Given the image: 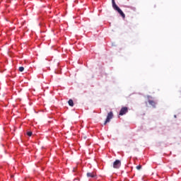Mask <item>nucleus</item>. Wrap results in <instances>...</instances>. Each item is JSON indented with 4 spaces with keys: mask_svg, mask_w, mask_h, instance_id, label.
<instances>
[{
    "mask_svg": "<svg viewBox=\"0 0 181 181\" xmlns=\"http://www.w3.org/2000/svg\"><path fill=\"white\" fill-rule=\"evenodd\" d=\"M113 117H114V114L112 113V112H110L107 114L106 120L104 122V125H107V124H108V122H110V121H111V119H112Z\"/></svg>",
    "mask_w": 181,
    "mask_h": 181,
    "instance_id": "obj_1",
    "label": "nucleus"
},
{
    "mask_svg": "<svg viewBox=\"0 0 181 181\" xmlns=\"http://www.w3.org/2000/svg\"><path fill=\"white\" fill-rule=\"evenodd\" d=\"M68 104H69V105H70V107H73L74 105V102L73 101V100L70 99L68 101Z\"/></svg>",
    "mask_w": 181,
    "mask_h": 181,
    "instance_id": "obj_8",
    "label": "nucleus"
},
{
    "mask_svg": "<svg viewBox=\"0 0 181 181\" xmlns=\"http://www.w3.org/2000/svg\"><path fill=\"white\" fill-rule=\"evenodd\" d=\"M27 135H28V136H30L32 135V132H27Z\"/></svg>",
    "mask_w": 181,
    "mask_h": 181,
    "instance_id": "obj_11",
    "label": "nucleus"
},
{
    "mask_svg": "<svg viewBox=\"0 0 181 181\" xmlns=\"http://www.w3.org/2000/svg\"><path fill=\"white\" fill-rule=\"evenodd\" d=\"M18 70H19V71L22 72V71H23V70H25V68L23 66H20L18 68Z\"/></svg>",
    "mask_w": 181,
    "mask_h": 181,
    "instance_id": "obj_10",
    "label": "nucleus"
},
{
    "mask_svg": "<svg viewBox=\"0 0 181 181\" xmlns=\"http://www.w3.org/2000/svg\"><path fill=\"white\" fill-rule=\"evenodd\" d=\"M117 11L118 12V13H119L122 18H123V19H125V14L124 13L122 10H121V8H119L118 10H117Z\"/></svg>",
    "mask_w": 181,
    "mask_h": 181,
    "instance_id": "obj_7",
    "label": "nucleus"
},
{
    "mask_svg": "<svg viewBox=\"0 0 181 181\" xmlns=\"http://www.w3.org/2000/svg\"><path fill=\"white\" fill-rule=\"evenodd\" d=\"M127 112H128V107H122L119 115H125V114H127Z\"/></svg>",
    "mask_w": 181,
    "mask_h": 181,
    "instance_id": "obj_3",
    "label": "nucleus"
},
{
    "mask_svg": "<svg viewBox=\"0 0 181 181\" xmlns=\"http://www.w3.org/2000/svg\"><path fill=\"white\" fill-rule=\"evenodd\" d=\"M136 169H137V170H141V169H142V165H137L136 167Z\"/></svg>",
    "mask_w": 181,
    "mask_h": 181,
    "instance_id": "obj_9",
    "label": "nucleus"
},
{
    "mask_svg": "<svg viewBox=\"0 0 181 181\" xmlns=\"http://www.w3.org/2000/svg\"><path fill=\"white\" fill-rule=\"evenodd\" d=\"M11 177H13V175H11Z\"/></svg>",
    "mask_w": 181,
    "mask_h": 181,
    "instance_id": "obj_12",
    "label": "nucleus"
},
{
    "mask_svg": "<svg viewBox=\"0 0 181 181\" xmlns=\"http://www.w3.org/2000/svg\"><path fill=\"white\" fill-rule=\"evenodd\" d=\"M112 8L115 9V11H118L119 9V7L117 6V4H115V0H112Z\"/></svg>",
    "mask_w": 181,
    "mask_h": 181,
    "instance_id": "obj_4",
    "label": "nucleus"
},
{
    "mask_svg": "<svg viewBox=\"0 0 181 181\" xmlns=\"http://www.w3.org/2000/svg\"><path fill=\"white\" fill-rule=\"evenodd\" d=\"M86 176L88 177H95V176H97V175L95 174V173L91 172V173H87Z\"/></svg>",
    "mask_w": 181,
    "mask_h": 181,
    "instance_id": "obj_5",
    "label": "nucleus"
},
{
    "mask_svg": "<svg viewBox=\"0 0 181 181\" xmlns=\"http://www.w3.org/2000/svg\"><path fill=\"white\" fill-rule=\"evenodd\" d=\"M148 104H150V105H152L153 108H156V102H155L154 100H149Z\"/></svg>",
    "mask_w": 181,
    "mask_h": 181,
    "instance_id": "obj_6",
    "label": "nucleus"
},
{
    "mask_svg": "<svg viewBox=\"0 0 181 181\" xmlns=\"http://www.w3.org/2000/svg\"><path fill=\"white\" fill-rule=\"evenodd\" d=\"M113 168H114V169H119V168H121V160H116L113 163Z\"/></svg>",
    "mask_w": 181,
    "mask_h": 181,
    "instance_id": "obj_2",
    "label": "nucleus"
}]
</instances>
